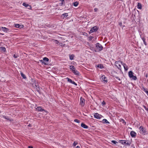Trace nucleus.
Segmentation results:
<instances>
[{
    "label": "nucleus",
    "mask_w": 148,
    "mask_h": 148,
    "mask_svg": "<svg viewBox=\"0 0 148 148\" xmlns=\"http://www.w3.org/2000/svg\"><path fill=\"white\" fill-rule=\"evenodd\" d=\"M74 55H70L69 57L70 59L71 60H73V58L74 57Z\"/></svg>",
    "instance_id": "4be33fe9"
},
{
    "label": "nucleus",
    "mask_w": 148,
    "mask_h": 148,
    "mask_svg": "<svg viewBox=\"0 0 148 148\" xmlns=\"http://www.w3.org/2000/svg\"><path fill=\"white\" fill-rule=\"evenodd\" d=\"M145 91L147 93V94H148V91L147 90H145Z\"/></svg>",
    "instance_id": "79ce46f5"
},
{
    "label": "nucleus",
    "mask_w": 148,
    "mask_h": 148,
    "mask_svg": "<svg viewBox=\"0 0 148 148\" xmlns=\"http://www.w3.org/2000/svg\"><path fill=\"white\" fill-rule=\"evenodd\" d=\"M103 47L102 45L99 43H97L96 45V49L97 51H100L102 50Z\"/></svg>",
    "instance_id": "f257e3e1"
},
{
    "label": "nucleus",
    "mask_w": 148,
    "mask_h": 148,
    "mask_svg": "<svg viewBox=\"0 0 148 148\" xmlns=\"http://www.w3.org/2000/svg\"><path fill=\"white\" fill-rule=\"evenodd\" d=\"M0 49L1 50L3 51H5L6 50V49L4 47H0Z\"/></svg>",
    "instance_id": "bb28decb"
},
{
    "label": "nucleus",
    "mask_w": 148,
    "mask_h": 148,
    "mask_svg": "<svg viewBox=\"0 0 148 148\" xmlns=\"http://www.w3.org/2000/svg\"><path fill=\"white\" fill-rule=\"evenodd\" d=\"M98 28L96 26H95L92 28L90 31L89 33H91L96 32L98 30Z\"/></svg>",
    "instance_id": "39448f33"
},
{
    "label": "nucleus",
    "mask_w": 148,
    "mask_h": 148,
    "mask_svg": "<svg viewBox=\"0 0 148 148\" xmlns=\"http://www.w3.org/2000/svg\"><path fill=\"white\" fill-rule=\"evenodd\" d=\"M116 78L117 79H118L119 80H120V79L118 77H116Z\"/></svg>",
    "instance_id": "37998d69"
},
{
    "label": "nucleus",
    "mask_w": 148,
    "mask_h": 148,
    "mask_svg": "<svg viewBox=\"0 0 148 148\" xmlns=\"http://www.w3.org/2000/svg\"><path fill=\"white\" fill-rule=\"evenodd\" d=\"M27 8H28V9H31L32 8L29 5V6H28Z\"/></svg>",
    "instance_id": "4c0bfd02"
},
{
    "label": "nucleus",
    "mask_w": 148,
    "mask_h": 148,
    "mask_svg": "<svg viewBox=\"0 0 148 148\" xmlns=\"http://www.w3.org/2000/svg\"><path fill=\"white\" fill-rule=\"evenodd\" d=\"M129 76L130 78H132V79L136 80L137 79L136 77L134 75V73L132 71H130L128 72Z\"/></svg>",
    "instance_id": "f03ea898"
},
{
    "label": "nucleus",
    "mask_w": 148,
    "mask_h": 148,
    "mask_svg": "<svg viewBox=\"0 0 148 148\" xmlns=\"http://www.w3.org/2000/svg\"><path fill=\"white\" fill-rule=\"evenodd\" d=\"M70 68L72 70V71L75 69V68L73 66H70Z\"/></svg>",
    "instance_id": "aec40b11"
},
{
    "label": "nucleus",
    "mask_w": 148,
    "mask_h": 148,
    "mask_svg": "<svg viewBox=\"0 0 148 148\" xmlns=\"http://www.w3.org/2000/svg\"><path fill=\"white\" fill-rule=\"evenodd\" d=\"M147 95L148 96V94H147Z\"/></svg>",
    "instance_id": "603ef678"
},
{
    "label": "nucleus",
    "mask_w": 148,
    "mask_h": 148,
    "mask_svg": "<svg viewBox=\"0 0 148 148\" xmlns=\"http://www.w3.org/2000/svg\"><path fill=\"white\" fill-rule=\"evenodd\" d=\"M94 117L97 119H100L101 118L102 116L97 113H95L94 115Z\"/></svg>",
    "instance_id": "423d86ee"
},
{
    "label": "nucleus",
    "mask_w": 148,
    "mask_h": 148,
    "mask_svg": "<svg viewBox=\"0 0 148 148\" xmlns=\"http://www.w3.org/2000/svg\"><path fill=\"white\" fill-rule=\"evenodd\" d=\"M136 134V133L134 131H132L131 132L130 135L132 137H133L135 136Z\"/></svg>",
    "instance_id": "9b49d317"
},
{
    "label": "nucleus",
    "mask_w": 148,
    "mask_h": 148,
    "mask_svg": "<svg viewBox=\"0 0 148 148\" xmlns=\"http://www.w3.org/2000/svg\"><path fill=\"white\" fill-rule=\"evenodd\" d=\"M94 10L95 12H96L97 11L98 9H97V8H95L94 9Z\"/></svg>",
    "instance_id": "58836bf2"
},
{
    "label": "nucleus",
    "mask_w": 148,
    "mask_h": 148,
    "mask_svg": "<svg viewBox=\"0 0 148 148\" xmlns=\"http://www.w3.org/2000/svg\"><path fill=\"white\" fill-rule=\"evenodd\" d=\"M18 56L17 55L14 54V58H16L18 57Z\"/></svg>",
    "instance_id": "c9c22d12"
},
{
    "label": "nucleus",
    "mask_w": 148,
    "mask_h": 148,
    "mask_svg": "<svg viewBox=\"0 0 148 148\" xmlns=\"http://www.w3.org/2000/svg\"><path fill=\"white\" fill-rule=\"evenodd\" d=\"M122 65L123 66L125 70L127 71L128 69V68L126 65L125 63H123Z\"/></svg>",
    "instance_id": "f8f14e48"
},
{
    "label": "nucleus",
    "mask_w": 148,
    "mask_h": 148,
    "mask_svg": "<svg viewBox=\"0 0 148 148\" xmlns=\"http://www.w3.org/2000/svg\"><path fill=\"white\" fill-rule=\"evenodd\" d=\"M126 144L129 145V143H128V142H127V143H126Z\"/></svg>",
    "instance_id": "de8ad7c7"
},
{
    "label": "nucleus",
    "mask_w": 148,
    "mask_h": 148,
    "mask_svg": "<svg viewBox=\"0 0 148 148\" xmlns=\"http://www.w3.org/2000/svg\"><path fill=\"white\" fill-rule=\"evenodd\" d=\"M21 76L23 77L24 79H25L26 78V77L25 76V75L22 73V72H21Z\"/></svg>",
    "instance_id": "5701e85b"
},
{
    "label": "nucleus",
    "mask_w": 148,
    "mask_h": 148,
    "mask_svg": "<svg viewBox=\"0 0 148 148\" xmlns=\"http://www.w3.org/2000/svg\"><path fill=\"white\" fill-rule=\"evenodd\" d=\"M102 104L103 105L105 104V103L104 101H103L102 102Z\"/></svg>",
    "instance_id": "a19ab883"
},
{
    "label": "nucleus",
    "mask_w": 148,
    "mask_h": 148,
    "mask_svg": "<svg viewBox=\"0 0 148 148\" xmlns=\"http://www.w3.org/2000/svg\"><path fill=\"white\" fill-rule=\"evenodd\" d=\"M126 141L124 140H121L120 141V143L123 144H126Z\"/></svg>",
    "instance_id": "a878e982"
},
{
    "label": "nucleus",
    "mask_w": 148,
    "mask_h": 148,
    "mask_svg": "<svg viewBox=\"0 0 148 148\" xmlns=\"http://www.w3.org/2000/svg\"><path fill=\"white\" fill-rule=\"evenodd\" d=\"M122 23H119V25H120V26H121L122 25Z\"/></svg>",
    "instance_id": "a18cd8bd"
},
{
    "label": "nucleus",
    "mask_w": 148,
    "mask_h": 148,
    "mask_svg": "<svg viewBox=\"0 0 148 148\" xmlns=\"http://www.w3.org/2000/svg\"><path fill=\"white\" fill-rule=\"evenodd\" d=\"M111 142L114 144H116V143H117V142L115 140H112L111 141Z\"/></svg>",
    "instance_id": "473e14b6"
},
{
    "label": "nucleus",
    "mask_w": 148,
    "mask_h": 148,
    "mask_svg": "<svg viewBox=\"0 0 148 148\" xmlns=\"http://www.w3.org/2000/svg\"><path fill=\"white\" fill-rule=\"evenodd\" d=\"M28 148H33V147H32V146H29L28 147Z\"/></svg>",
    "instance_id": "c03bdc74"
},
{
    "label": "nucleus",
    "mask_w": 148,
    "mask_h": 148,
    "mask_svg": "<svg viewBox=\"0 0 148 148\" xmlns=\"http://www.w3.org/2000/svg\"><path fill=\"white\" fill-rule=\"evenodd\" d=\"M143 42H144V44L145 45H146V42L145 41V39L144 38H143Z\"/></svg>",
    "instance_id": "e433bc0d"
},
{
    "label": "nucleus",
    "mask_w": 148,
    "mask_h": 148,
    "mask_svg": "<svg viewBox=\"0 0 148 148\" xmlns=\"http://www.w3.org/2000/svg\"><path fill=\"white\" fill-rule=\"evenodd\" d=\"M52 41L56 43V44H58L59 42L57 40L54 39H53Z\"/></svg>",
    "instance_id": "c85d7f7f"
},
{
    "label": "nucleus",
    "mask_w": 148,
    "mask_h": 148,
    "mask_svg": "<svg viewBox=\"0 0 148 148\" xmlns=\"http://www.w3.org/2000/svg\"><path fill=\"white\" fill-rule=\"evenodd\" d=\"M73 5L75 6V7H77L79 4V3L77 2L76 1L73 3Z\"/></svg>",
    "instance_id": "f3484780"
},
{
    "label": "nucleus",
    "mask_w": 148,
    "mask_h": 148,
    "mask_svg": "<svg viewBox=\"0 0 148 148\" xmlns=\"http://www.w3.org/2000/svg\"><path fill=\"white\" fill-rule=\"evenodd\" d=\"M91 38H93V37L91 36Z\"/></svg>",
    "instance_id": "3c124183"
},
{
    "label": "nucleus",
    "mask_w": 148,
    "mask_h": 148,
    "mask_svg": "<svg viewBox=\"0 0 148 148\" xmlns=\"http://www.w3.org/2000/svg\"><path fill=\"white\" fill-rule=\"evenodd\" d=\"M97 67L102 69L103 68V66L101 64L98 65L97 66Z\"/></svg>",
    "instance_id": "c756f323"
},
{
    "label": "nucleus",
    "mask_w": 148,
    "mask_h": 148,
    "mask_svg": "<svg viewBox=\"0 0 148 148\" xmlns=\"http://www.w3.org/2000/svg\"><path fill=\"white\" fill-rule=\"evenodd\" d=\"M77 144V143L75 141L73 144V145L74 146H75Z\"/></svg>",
    "instance_id": "72a5a7b5"
},
{
    "label": "nucleus",
    "mask_w": 148,
    "mask_h": 148,
    "mask_svg": "<svg viewBox=\"0 0 148 148\" xmlns=\"http://www.w3.org/2000/svg\"><path fill=\"white\" fill-rule=\"evenodd\" d=\"M103 121L104 123H109V122L108 121L105 119H104L103 120Z\"/></svg>",
    "instance_id": "412c9836"
},
{
    "label": "nucleus",
    "mask_w": 148,
    "mask_h": 148,
    "mask_svg": "<svg viewBox=\"0 0 148 148\" xmlns=\"http://www.w3.org/2000/svg\"><path fill=\"white\" fill-rule=\"evenodd\" d=\"M32 85H33V86L34 87H37L36 86V84H32Z\"/></svg>",
    "instance_id": "ea45409f"
},
{
    "label": "nucleus",
    "mask_w": 148,
    "mask_h": 148,
    "mask_svg": "<svg viewBox=\"0 0 148 148\" xmlns=\"http://www.w3.org/2000/svg\"><path fill=\"white\" fill-rule=\"evenodd\" d=\"M123 63L121 62L120 61H116L115 62V64L116 66L119 69H121V65H122Z\"/></svg>",
    "instance_id": "20e7f679"
},
{
    "label": "nucleus",
    "mask_w": 148,
    "mask_h": 148,
    "mask_svg": "<svg viewBox=\"0 0 148 148\" xmlns=\"http://www.w3.org/2000/svg\"><path fill=\"white\" fill-rule=\"evenodd\" d=\"M72 72L76 75H79V72L76 70L75 69V70H74Z\"/></svg>",
    "instance_id": "4468645a"
},
{
    "label": "nucleus",
    "mask_w": 148,
    "mask_h": 148,
    "mask_svg": "<svg viewBox=\"0 0 148 148\" xmlns=\"http://www.w3.org/2000/svg\"><path fill=\"white\" fill-rule=\"evenodd\" d=\"M15 27L17 28H23V25H20L19 24H16L15 25Z\"/></svg>",
    "instance_id": "dca6fc26"
},
{
    "label": "nucleus",
    "mask_w": 148,
    "mask_h": 148,
    "mask_svg": "<svg viewBox=\"0 0 148 148\" xmlns=\"http://www.w3.org/2000/svg\"><path fill=\"white\" fill-rule=\"evenodd\" d=\"M43 60L45 62H48L49 60V59L46 57H45L43 58Z\"/></svg>",
    "instance_id": "6ab92c4d"
},
{
    "label": "nucleus",
    "mask_w": 148,
    "mask_h": 148,
    "mask_svg": "<svg viewBox=\"0 0 148 148\" xmlns=\"http://www.w3.org/2000/svg\"><path fill=\"white\" fill-rule=\"evenodd\" d=\"M3 118L6 119H7L8 120H10L9 118L8 117H6V116H3Z\"/></svg>",
    "instance_id": "f704fd0d"
},
{
    "label": "nucleus",
    "mask_w": 148,
    "mask_h": 148,
    "mask_svg": "<svg viewBox=\"0 0 148 148\" xmlns=\"http://www.w3.org/2000/svg\"><path fill=\"white\" fill-rule=\"evenodd\" d=\"M122 121H123V122H125V120H124L123 119V120H122Z\"/></svg>",
    "instance_id": "09e8293b"
},
{
    "label": "nucleus",
    "mask_w": 148,
    "mask_h": 148,
    "mask_svg": "<svg viewBox=\"0 0 148 148\" xmlns=\"http://www.w3.org/2000/svg\"><path fill=\"white\" fill-rule=\"evenodd\" d=\"M101 79H102V82H107V79L106 77L105 76H102L101 77Z\"/></svg>",
    "instance_id": "6e6552de"
},
{
    "label": "nucleus",
    "mask_w": 148,
    "mask_h": 148,
    "mask_svg": "<svg viewBox=\"0 0 148 148\" xmlns=\"http://www.w3.org/2000/svg\"><path fill=\"white\" fill-rule=\"evenodd\" d=\"M140 132V133L142 134L143 135H145L146 134V132L145 130L143 128L142 126H140L139 128Z\"/></svg>",
    "instance_id": "7ed1b4c3"
},
{
    "label": "nucleus",
    "mask_w": 148,
    "mask_h": 148,
    "mask_svg": "<svg viewBox=\"0 0 148 148\" xmlns=\"http://www.w3.org/2000/svg\"><path fill=\"white\" fill-rule=\"evenodd\" d=\"M137 8L139 9H141L142 8V6L141 4L139 3H138Z\"/></svg>",
    "instance_id": "a211bd4d"
},
{
    "label": "nucleus",
    "mask_w": 148,
    "mask_h": 148,
    "mask_svg": "<svg viewBox=\"0 0 148 148\" xmlns=\"http://www.w3.org/2000/svg\"><path fill=\"white\" fill-rule=\"evenodd\" d=\"M74 121L78 123H79L80 122V121L77 119H75Z\"/></svg>",
    "instance_id": "7c9ffc66"
},
{
    "label": "nucleus",
    "mask_w": 148,
    "mask_h": 148,
    "mask_svg": "<svg viewBox=\"0 0 148 148\" xmlns=\"http://www.w3.org/2000/svg\"><path fill=\"white\" fill-rule=\"evenodd\" d=\"M81 126L84 128L87 129L88 128V126L83 123H82Z\"/></svg>",
    "instance_id": "2eb2a0df"
},
{
    "label": "nucleus",
    "mask_w": 148,
    "mask_h": 148,
    "mask_svg": "<svg viewBox=\"0 0 148 148\" xmlns=\"http://www.w3.org/2000/svg\"><path fill=\"white\" fill-rule=\"evenodd\" d=\"M68 16V14L67 13H65L64 14H63L62 15V16L63 17H66Z\"/></svg>",
    "instance_id": "b1692460"
},
{
    "label": "nucleus",
    "mask_w": 148,
    "mask_h": 148,
    "mask_svg": "<svg viewBox=\"0 0 148 148\" xmlns=\"http://www.w3.org/2000/svg\"><path fill=\"white\" fill-rule=\"evenodd\" d=\"M23 5L25 7H27L29 5L28 4H27L25 3H23Z\"/></svg>",
    "instance_id": "393cba45"
},
{
    "label": "nucleus",
    "mask_w": 148,
    "mask_h": 148,
    "mask_svg": "<svg viewBox=\"0 0 148 148\" xmlns=\"http://www.w3.org/2000/svg\"><path fill=\"white\" fill-rule=\"evenodd\" d=\"M67 81L68 82H70L72 84H74L76 86L77 85V84L74 81H72V80L71 79L68 78H67Z\"/></svg>",
    "instance_id": "1a4fd4ad"
},
{
    "label": "nucleus",
    "mask_w": 148,
    "mask_h": 148,
    "mask_svg": "<svg viewBox=\"0 0 148 148\" xmlns=\"http://www.w3.org/2000/svg\"><path fill=\"white\" fill-rule=\"evenodd\" d=\"M80 104L82 106H84V99L81 97L80 98Z\"/></svg>",
    "instance_id": "0eeeda50"
},
{
    "label": "nucleus",
    "mask_w": 148,
    "mask_h": 148,
    "mask_svg": "<svg viewBox=\"0 0 148 148\" xmlns=\"http://www.w3.org/2000/svg\"><path fill=\"white\" fill-rule=\"evenodd\" d=\"M80 147L79 146H77L76 147V148H79Z\"/></svg>",
    "instance_id": "49530a36"
},
{
    "label": "nucleus",
    "mask_w": 148,
    "mask_h": 148,
    "mask_svg": "<svg viewBox=\"0 0 148 148\" xmlns=\"http://www.w3.org/2000/svg\"><path fill=\"white\" fill-rule=\"evenodd\" d=\"M60 1L62 2V3H61V5H62L64 3V0H59Z\"/></svg>",
    "instance_id": "2f4dec72"
},
{
    "label": "nucleus",
    "mask_w": 148,
    "mask_h": 148,
    "mask_svg": "<svg viewBox=\"0 0 148 148\" xmlns=\"http://www.w3.org/2000/svg\"><path fill=\"white\" fill-rule=\"evenodd\" d=\"M36 109L38 111H43L46 112V111L44 109H42L41 107H39L36 108Z\"/></svg>",
    "instance_id": "ddd939ff"
},
{
    "label": "nucleus",
    "mask_w": 148,
    "mask_h": 148,
    "mask_svg": "<svg viewBox=\"0 0 148 148\" xmlns=\"http://www.w3.org/2000/svg\"><path fill=\"white\" fill-rule=\"evenodd\" d=\"M40 62L42 63V64H45V65H46L47 64L44 61V60H39Z\"/></svg>",
    "instance_id": "cd10ccee"
},
{
    "label": "nucleus",
    "mask_w": 148,
    "mask_h": 148,
    "mask_svg": "<svg viewBox=\"0 0 148 148\" xmlns=\"http://www.w3.org/2000/svg\"><path fill=\"white\" fill-rule=\"evenodd\" d=\"M1 34V35H3V34Z\"/></svg>",
    "instance_id": "8fccbe9b"
},
{
    "label": "nucleus",
    "mask_w": 148,
    "mask_h": 148,
    "mask_svg": "<svg viewBox=\"0 0 148 148\" xmlns=\"http://www.w3.org/2000/svg\"><path fill=\"white\" fill-rule=\"evenodd\" d=\"M0 29H1L3 31L5 32H7L9 30L8 28H7L5 27H2Z\"/></svg>",
    "instance_id": "9d476101"
}]
</instances>
